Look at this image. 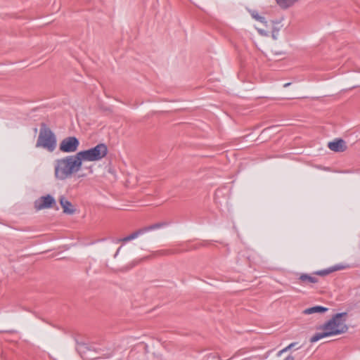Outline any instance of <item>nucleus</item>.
Segmentation results:
<instances>
[{
	"instance_id": "1",
	"label": "nucleus",
	"mask_w": 360,
	"mask_h": 360,
	"mask_svg": "<svg viewBox=\"0 0 360 360\" xmlns=\"http://www.w3.org/2000/svg\"><path fill=\"white\" fill-rule=\"evenodd\" d=\"M108 154V147L104 143H100L94 148L68 155L55 161L54 176L60 181H64L73 174L78 172L84 162L99 161Z\"/></svg>"
},
{
	"instance_id": "2",
	"label": "nucleus",
	"mask_w": 360,
	"mask_h": 360,
	"mask_svg": "<svg viewBox=\"0 0 360 360\" xmlns=\"http://www.w3.org/2000/svg\"><path fill=\"white\" fill-rule=\"evenodd\" d=\"M347 313L342 312L335 314L328 321L320 326L322 332L314 335L311 342H317L323 338L345 333L348 330L347 325Z\"/></svg>"
},
{
	"instance_id": "3",
	"label": "nucleus",
	"mask_w": 360,
	"mask_h": 360,
	"mask_svg": "<svg viewBox=\"0 0 360 360\" xmlns=\"http://www.w3.org/2000/svg\"><path fill=\"white\" fill-rule=\"evenodd\" d=\"M57 139L56 135L49 129H41L39 132L37 148H43L49 152H53L56 148Z\"/></svg>"
},
{
	"instance_id": "4",
	"label": "nucleus",
	"mask_w": 360,
	"mask_h": 360,
	"mask_svg": "<svg viewBox=\"0 0 360 360\" xmlns=\"http://www.w3.org/2000/svg\"><path fill=\"white\" fill-rule=\"evenodd\" d=\"M347 266L343 264H337L328 269L317 271L311 274H301L299 277V280L301 283L304 285H310L318 282L317 276H326L334 271L346 269Z\"/></svg>"
},
{
	"instance_id": "5",
	"label": "nucleus",
	"mask_w": 360,
	"mask_h": 360,
	"mask_svg": "<svg viewBox=\"0 0 360 360\" xmlns=\"http://www.w3.org/2000/svg\"><path fill=\"white\" fill-rule=\"evenodd\" d=\"M79 146V141L76 137L68 136L61 141L59 149L63 153H71L76 152Z\"/></svg>"
},
{
	"instance_id": "6",
	"label": "nucleus",
	"mask_w": 360,
	"mask_h": 360,
	"mask_svg": "<svg viewBox=\"0 0 360 360\" xmlns=\"http://www.w3.org/2000/svg\"><path fill=\"white\" fill-rule=\"evenodd\" d=\"M56 205V200L51 195L40 197L34 202V207L37 210L50 209Z\"/></svg>"
},
{
	"instance_id": "7",
	"label": "nucleus",
	"mask_w": 360,
	"mask_h": 360,
	"mask_svg": "<svg viewBox=\"0 0 360 360\" xmlns=\"http://www.w3.org/2000/svg\"><path fill=\"white\" fill-rule=\"evenodd\" d=\"M58 202L64 214L72 215L77 212L76 206L65 195H60Z\"/></svg>"
},
{
	"instance_id": "8",
	"label": "nucleus",
	"mask_w": 360,
	"mask_h": 360,
	"mask_svg": "<svg viewBox=\"0 0 360 360\" xmlns=\"http://www.w3.org/2000/svg\"><path fill=\"white\" fill-rule=\"evenodd\" d=\"M265 27L266 29L259 25H256L255 28L262 36L267 37L271 34V37L274 40H278L280 38V28L273 27L272 25H266Z\"/></svg>"
},
{
	"instance_id": "9",
	"label": "nucleus",
	"mask_w": 360,
	"mask_h": 360,
	"mask_svg": "<svg viewBox=\"0 0 360 360\" xmlns=\"http://www.w3.org/2000/svg\"><path fill=\"white\" fill-rule=\"evenodd\" d=\"M328 147L332 151L337 153L344 152L347 148L346 142L342 139H336L334 141L329 142Z\"/></svg>"
},
{
	"instance_id": "10",
	"label": "nucleus",
	"mask_w": 360,
	"mask_h": 360,
	"mask_svg": "<svg viewBox=\"0 0 360 360\" xmlns=\"http://www.w3.org/2000/svg\"><path fill=\"white\" fill-rule=\"evenodd\" d=\"M146 258V257H144L143 259H135V260L131 261V262H129L127 264L121 265V266L117 267L115 271H120V272H127V271H129L130 269H131L132 268H134V266H136V265H138L139 264H140Z\"/></svg>"
},
{
	"instance_id": "11",
	"label": "nucleus",
	"mask_w": 360,
	"mask_h": 360,
	"mask_svg": "<svg viewBox=\"0 0 360 360\" xmlns=\"http://www.w3.org/2000/svg\"><path fill=\"white\" fill-rule=\"evenodd\" d=\"M328 309L327 307H321V306H314L309 308L305 309L302 313L304 314L309 315L312 314H323L328 311Z\"/></svg>"
},
{
	"instance_id": "12",
	"label": "nucleus",
	"mask_w": 360,
	"mask_h": 360,
	"mask_svg": "<svg viewBox=\"0 0 360 360\" xmlns=\"http://www.w3.org/2000/svg\"><path fill=\"white\" fill-rule=\"evenodd\" d=\"M112 352H107V353H103L101 354V356L99 357H94L93 355L91 354V352L89 351L88 354H86V357L91 358L93 360H103V359H109L112 357Z\"/></svg>"
},
{
	"instance_id": "13",
	"label": "nucleus",
	"mask_w": 360,
	"mask_h": 360,
	"mask_svg": "<svg viewBox=\"0 0 360 360\" xmlns=\"http://www.w3.org/2000/svg\"><path fill=\"white\" fill-rule=\"evenodd\" d=\"M298 0H276L277 4L282 8H288L293 5Z\"/></svg>"
},
{
	"instance_id": "14",
	"label": "nucleus",
	"mask_w": 360,
	"mask_h": 360,
	"mask_svg": "<svg viewBox=\"0 0 360 360\" xmlns=\"http://www.w3.org/2000/svg\"><path fill=\"white\" fill-rule=\"evenodd\" d=\"M251 15L256 20H257L259 22L262 23L264 26H266L267 25L266 22L264 20V18L263 17L260 16L257 12L252 11L251 13Z\"/></svg>"
},
{
	"instance_id": "15",
	"label": "nucleus",
	"mask_w": 360,
	"mask_h": 360,
	"mask_svg": "<svg viewBox=\"0 0 360 360\" xmlns=\"http://www.w3.org/2000/svg\"><path fill=\"white\" fill-rule=\"evenodd\" d=\"M296 345H297V343H296V342L290 344L286 347H285L284 349L279 351L277 354V356H281L283 353L287 352L290 349L294 348Z\"/></svg>"
},
{
	"instance_id": "16",
	"label": "nucleus",
	"mask_w": 360,
	"mask_h": 360,
	"mask_svg": "<svg viewBox=\"0 0 360 360\" xmlns=\"http://www.w3.org/2000/svg\"><path fill=\"white\" fill-rule=\"evenodd\" d=\"M136 236H137V233H133V234H131V235H130V236L123 238L122 241L126 242V241L131 240L134 239L135 238H136Z\"/></svg>"
},
{
	"instance_id": "17",
	"label": "nucleus",
	"mask_w": 360,
	"mask_h": 360,
	"mask_svg": "<svg viewBox=\"0 0 360 360\" xmlns=\"http://www.w3.org/2000/svg\"><path fill=\"white\" fill-rule=\"evenodd\" d=\"M283 360H295L294 356L289 355L286 358H285Z\"/></svg>"
},
{
	"instance_id": "18",
	"label": "nucleus",
	"mask_w": 360,
	"mask_h": 360,
	"mask_svg": "<svg viewBox=\"0 0 360 360\" xmlns=\"http://www.w3.org/2000/svg\"><path fill=\"white\" fill-rule=\"evenodd\" d=\"M290 84V83H286L283 85L284 87H287Z\"/></svg>"
},
{
	"instance_id": "19",
	"label": "nucleus",
	"mask_w": 360,
	"mask_h": 360,
	"mask_svg": "<svg viewBox=\"0 0 360 360\" xmlns=\"http://www.w3.org/2000/svg\"><path fill=\"white\" fill-rule=\"evenodd\" d=\"M120 252V248L117 250L116 254H115V257L117 256V255L118 254V252Z\"/></svg>"
}]
</instances>
